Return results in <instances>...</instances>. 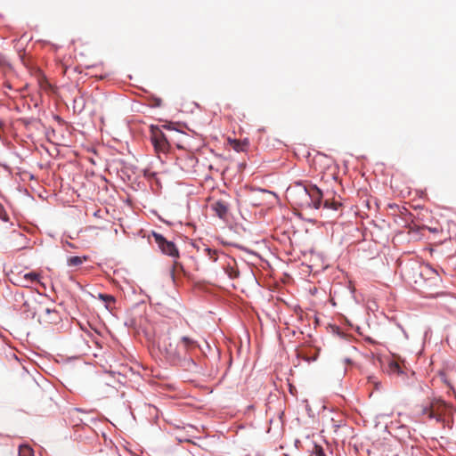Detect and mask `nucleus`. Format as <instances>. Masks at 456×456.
Instances as JSON below:
<instances>
[{"label": "nucleus", "mask_w": 456, "mask_h": 456, "mask_svg": "<svg viewBox=\"0 0 456 456\" xmlns=\"http://www.w3.org/2000/svg\"><path fill=\"white\" fill-rule=\"evenodd\" d=\"M297 193L300 198L297 202L300 207L318 209L322 206L323 194L316 185L300 187Z\"/></svg>", "instance_id": "obj_1"}, {"label": "nucleus", "mask_w": 456, "mask_h": 456, "mask_svg": "<svg viewBox=\"0 0 456 456\" xmlns=\"http://www.w3.org/2000/svg\"><path fill=\"white\" fill-rule=\"evenodd\" d=\"M159 347L170 361H177L183 358V351L180 347V343L172 340L169 337L163 338L159 343Z\"/></svg>", "instance_id": "obj_2"}, {"label": "nucleus", "mask_w": 456, "mask_h": 456, "mask_svg": "<svg viewBox=\"0 0 456 456\" xmlns=\"http://www.w3.org/2000/svg\"><path fill=\"white\" fill-rule=\"evenodd\" d=\"M151 140L158 153H166L168 151L169 142L159 128L151 127Z\"/></svg>", "instance_id": "obj_3"}, {"label": "nucleus", "mask_w": 456, "mask_h": 456, "mask_svg": "<svg viewBox=\"0 0 456 456\" xmlns=\"http://www.w3.org/2000/svg\"><path fill=\"white\" fill-rule=\"evenodd\" d=\"M153 238L162 253L175 259L179 257V251L174 242L167 240L159 233L153 232Z\"/></svg>", "instance_id": "obj_4"}, {"label": "nucleus", "mask_w": 456, "mask_h": 456, "mask_svg": "<svg viewBox=\"0 0 456 456\" xmlns=\"http://www.w3.org/2000/svg\"><path fill=\"white\" fill-rule=\"evenodd\" d=\"M220 264H221L222 269L225 272V273L231 279H234V278L238 277L239 271L237 268V263L234 258L221 252Z\"/></svg>", "instance_id": "obj_5"}, {"label": "nucleus", "mask_w": 456, "mask_h": 456, "mask_svg": "<svg viewBox=\"0 0 456 456\" xmlns=\"http://www.w3.org/2000/svg\"><path fill=\"white\" fill-rule=\"evenodd\" d=\"M430 405L431 418L436 419L437 421L441 420L447 409L446 403L441 399H434L430 402Z\"/></svg>", "instance_id": "obj_6"}, {"label": "nucleus", "mask_w": 456, "mask_h": 456, "mask_svg": "<svg viewBox=\"0 0 456 456\" xmlns=\"http://www.w3.org/2000/svg\"><path fill=\"white\" fill-rule=\"evenodd\" d=\"M179 343L183 351V358H184L188 353L199 347L198 342L188 336L181 338Z\"/></svg>", "instance_id": "obj_7"}, {"label": "nucleus", "mask_w": 456, "mask_h": 456, "mask_svg": "<svg viewBox=\"0 0 456 456\" xmlns=\"http://www.w3.org/2000/svg\"><path fill=\"white\" fill-rule=\"evenodd\" d=\"M40 275L37 273L30 272L20 277L19 285L29 288L33 283L39 282Z\"/></svg>", "instance_id": "obj_8"}, {"label": "nucleus", "mask_w": 456, "mask_h": 456, "mask_svg": "<svg viewBox=\"0 0 456 456\" xmlns=\"http://www.w3.org/2000/svg\"><path fill=\"white\" fill-rule=\"evenodd\" d=\"M211 208L220 218H225L229 210V204L224 200H216L211 205Z\"/></svg>", "instance_id": "obj_9"}, {"label": "nucleus", "mask_w": 456, "mask_h": 456, "mask_svg": "<svg viewBox=\"0 0 456 456\" xmlns=\"http://www.w3.org/2000/svg\"><path fill=\"white\" fill-rule=\"evenodd\" d=\"M182 272H183V267L182 264L175 260L171 269V278L174 282H175L176 277L179 274V273Z\"/></svg>", "instance_id": "obj_10"}, {"label": "nucleus", "mask_w": 456, "mask_h": 456, "mask_svg": "<svg viewBox=\"0 0 456 456\" xmlns=\"http://www.w3.org/2000/svg\"><path fill=\"white\" fill-rule=\"evenodd\" d=\"M87 260V256H70L68 258L67 263L69 266H78Z\"/></svg>", "instance_id": "obj_11"}, {"label": "nucleus", "mask_w": 456, "mask_h": 456, "mask_svg": "<svg viewBox=\"0 0 456 456\" xmlns=\"http://www.w3.org/2000/svg\"><path fill=\"white\" fill-rule=\"evenodd\" d=\"M98 297L105 303L106 308L111 309L112 305L115 303V297L111 295L100 293Z\"/></svg>", "instance_id": "obj_12"}, {"label": "nucleus", "mask_w": 456, "mask_h": 456, "mask_svg": "<svg viewBox=\"0 0 456 456\" xmlns=\"http://www.w3.org/2000/svg\"><path fill=\"white\" fill-rule=\"evenodd\" d=\"M205 252H206L207 256H208V258L210 260H212L213 262H216L218 260L220 261L221 253H219L218 251L212 249L210 248H206Z\"/></svg>", "instance_id": "obj_13"}, {"label": "nucleus", "mask_w": 456, "mask_h": 456, "mask_svg": "<svg viewBox=\"0 0 456 456\" xmlns=\"http://www.w3.org/2000/svg\"><path fill=\"white\" fill-rule=\"evenodd\" d=\"M19 456H34V452L28 445H20L19 447Z\"/></svg>", "instance_id": "obj_14"}, {"label": "nucleus", "mask_w": 456, "mask_h": 456, "mask_svg": "<svg viewBox=\"0 0 456 456\" xmlns=\"http://www.w3.org/2000/svg\"><path fill=\"white\" fill-rule=\"evenodd\" d=\"M323 206L327 209L338 210L342 205L338 201H330L329 200H326Z\"/></svg>", "instance_id": "obj_15"}, {"label": "nucleus", "mask_w": 456, "mask_h": 456, "mask_svg": "<svg viewBox=\"0 0 456 456\" xmlns=\"http://www.w3.org/2000/svg\"><path fill=\"white\" fill-rule=\"evenodd\" d=\"M388 371L391 373L399 374L401 372V367H400L399 363L395 361H391L388 363Z\"/></svg>", "instance_id": "obj_16"}, {"label": "nucleus", "mask_w": 456, "mask_h": 456, "mask_svg": "<svg viewBox=\"0 0 456 456\" xmlns=\"http://www.w3.org/2000/svg\"><path fill=\"white\" fill-rule=\"evenodd\" d=\"M248 142H240V141H234L233 142V149L236 151H243L246 150V148L248 147Z\"/></svg>", "instance_id": "obj_17"}, {"label": "nucleus", "mask_w": 456, "mask_h": 456, "mask_svg": "<svg viewBox=\"0 0 456 456\" xmlns=\"http://www.w3.org/2000/svg\"><path fill=\"white\" fill-rule=\"evenodd\" d=\"M312 453L315 456H325L322 447L317 444H313Z\"/></svg>", "instance_id": "obj_18"}, {"label": "nucleus", "mask_w": 456, "mask_h": 456, "mask_svg": "<svg viewBox=\"0 0 456 456\" xmlns=\"http://www.w3.org/2000/svg\"><path fill=\"white\" fill-rule=\"evenodd\" d=\"M430 411H431L430 403L428 404L421 407V410H420L421 414L423 416H427L428 419H432Z\"/></svg>", "instance_id": "obj_19"}, {"label": "nucleus", "mask_w": 456, "mask_h": 456, "mask_svg": "<svg viewBox=\"0 0 456 456\" xmlns=\"http://www.w3.org/2000/svg\"><path fill=\"white\" fill-rule=\"evenodd\" d=\"M6 213L4 210L3 206L0 204V217L3 219H5Z\"/></svg>", "instance_id": "obj_20"}, {"label": "nucleus", "mask_w": 456, "mask_h": 456, "mask_svg": "<svg viewBox=\"0 0 456 456\" xmlns=\"http://www.w3.org/2000/svg\"><path fill=\"white\" fill-rule=\"evenodd\" d=\"M45 312H46L47 314H51V313H54V314H56V312H55V311H51V310H50V309H48V308H47V309H45Z\"/></svg>", "instance_id": "obj_21"}, {"label": "nucleus", "mask_w": 456, "mask_h": 456, "mask_svg": "<svg viewBox=\"0 0 456 456\" xmlns=\"http://www.w3.org/2000/svg\"><path fill=\"white\" fill-rule=\"evenodd\" d=\"M78 412H79V410H77V409H75V410L72 411V413H73V414H77V413H78Z\"/></svg>", "instance_id": "obj_22"}]
</instances>
